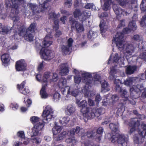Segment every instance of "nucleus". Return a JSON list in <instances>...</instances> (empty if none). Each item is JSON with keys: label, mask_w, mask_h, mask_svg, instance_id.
I'll list each match as a JSON object with an SVG mask.
<instances>
[{"label": "nucleus", "mask_w": 146, "mask_h": 146, "mask_svg": "<svg viewBox=\"0 0 146 146\" xmlns=\"http://www.w3.org/2000/svg\"><path fill=\"white\" fill-rule=\"evenodd\" d=\"M109 127L111 130L114 132H116L118 130V125L117 124L110 123Z\"/></svg>", "instance_id": "4c0bfd02"}, {"label": "nucleus", "mask_w": 146, "mask_h": 146, "mask_svg": "<svg viewBox=\"0 0 146 146\" xmlns=\"http://www.w3.org/2000/svg\"><path fill=\"white\" fill-rule=\"evenodd\" d=\"M70 120V119L68 117H64L62 118L59 121V122L60 123H62L63 125L67 123Z\"/></svg>", "instance_id": "37998d69"}, {"label": "nucleus", "mask_w": 146, "mask_h": 146, "mask_svg": "<svg viewBox=\"0 0 146 146\" xmlns=\"http://www.w3.org/2000/svg\"><path fill=\"white\" fill-rule=\"evenodd\" d=\"M11 29L8 27L2 26L0 23V33L2 35L7 34L10 33Z\"/></svg>", "instance_id": "412c9836"}, {"label": "nucleus", "mask_w": 146, "mask_h": 146, "mask_svg": "<svg viewBox=\"0 0 146 146\" xmlns=\"http://www.w3.org/2000/svg\"><path fill=\"white\" fill-rule=\"evenodd\" d=\"M36 29V24L33 23L30 25L27 29L23 28L20 30L19 35L20 36L23 37L27 40L32 41L33 39L35 31Z\"/></svg>", "instance_id": "f03ea898"}, {"label": "nucleus", "mask_w": 146, "mask_h": 146, "mask_svg": "<svg viewBox=\"0 0 146 146\" xmlns=\"http://www.w3.org/2000/svg\"><path fill=\"white\" fill-rule=\"evenodd\" d=\"M118 2L119 4L122 7H125L127 3V2L125 0H118Z\"/></svg>", "instance_id": "6e6d98bb"}, {"label": "nucleus", "mask_w": 146, "mask_h": 146, "mask_svg": "<svg viewBox=\"0 0 146 146\" xmlns=\"http://www.w3.org/2000/svg\"><path fill=\"white\" fill-rule=\"evenodd\" d=\"M103 131L104 129L102 127H99L97 130L96 139L97 141H99L101 140L102 134Z\"/></svg>", "instance_id": "c85d7f7f"}, {"label": "nucleus", "mask_w": 146, "mask_h": 146, "mask_svg": "<svg viewBox=\"0 0 146 146\" xmlns=\"http://www.w3.org/2000/svg\"><path fill=\"white\" fill-rule=\"evenodd\" d=\"M86 135L88 138L92 139L94 138L97 141L96 133L95 130L88 131Z\"/></svg>", "instance_id": "cd10ccee"}, {"label": "nucleus", "mask_w": 146, "mask_h": 146, "mask_svg": "<svg viewBox=\"0 0 146 146\" xmlns=\"http://www.w3.org/2000/svg\"><path fill=\"white\" fill-rule=\"evenodd\" d=\"M1 59L3 62L7 63L10 60L9 55L7 54H3L1 56Z\"/></svg>", "instance_id": "f704fd0d"}, {"label": "nucleus", "mask_w": 146, "mask_h": 146, "mask_svg": "<svg viewBox=\"0 0 146 146\" xmlns=\"http://www.w3.org/2000/svg\"><path fill=\"white\" fill-rule=\"evenodd\" d=\"M71 0H66L65 5L67 7H70L72 5Z\"/></svg>", "instance_id": "680f3d73"}, {"label": "nucleus", "mask_w": 146, "mask_h": 146, "mask_svg": "<svg viewBox=\"0 0 146 146\" xmlns=\"http://www.w3.org/2000/svg\"><path fill=\"white\" fill-rule=\"evenodd\" d=\"M139 58L146 61V52H144L139 56Z\"/></svg>", "instance_id": "0e129e2a"}, {"label": "nucleus", "mask_w": 146, "mask_h": 146, "mask_svg": "<svg viewBox=\"0 0 146 146\" xmlns=\"http://www.w3.org/2000/svg\"><path fill=\"white\" fill-rule=\"evenodd\" d=\"M62 129V127L60 126H56L52 129L53 133L54 135H56L58 133H60Z\"/></svg>", "instance_id": "a19ab883"}, {"label": "nucleus", "mask_w": 146, "mask_h": 146, "mask_svg": "<svg viewBox=\"0 0 146 146\" xmlns=\"http://www.w3.org/2000/svg\"><path fill=\"white\" fill-rule=\"evenodd\" d=\"M74 80L76 83L79 84L81 82V78L78 76H75L74 77Z\"/></svg>", "instance_id": "e2e57ef3"}, {"label": "nucleus", "mask_w": 146, "mask_h": 146, "mask_svg": "<svg viewBox=\"0 0 146 146\" xmlns=\"http://www.w3.org/2000/svg\"><path fill=\"white\" fill-rule=\"evenodd\" d=\"M66 80L64 78H61L59 80L58 85L60 88H62L66 86Z\"/></svg>", "instance_id": "72a5a7b5"}, {"label": "nucleus", "mask_w": 146, "mask_h": 146, "mask_svg": "<svg viewBox=\"0 0 146 146\" xmlns=\"http://www.w3.org/2000/svg\"><path fill=\"white\" fill-rule=\"evenodd\" d=\"M104 5L103 9L104 10L106 11L110 7V4L111 2V0H104Z\"/></svg>", "instance_id": "473e14b6"}, {"label": "nucleus", "mask_w": 146, "mask_h": 146, "mask_svg": "<svg viewBox=\"0 0 146 146\" xmlns=\"http://www.w3.org/2000/svg\"><path fill=\"white\" fill-rule=\"evenodd\" d=\"M52 75V74L49 72H46L43 79V82H44V84H47L46 82L48 80H51V78Z\"/></svg>", "instance_id": "bb28decb"}, {"label": "nucleus", "mask_w": 146, "mask_h": 146, "mask_svg": "<svg viewBox=\"0 0 146 146\" xmlns=\"http://www.w3.org/2000/svg\"><path fill=\"white\" fill-rule=\"evenodd\" d=\"M39 4L40 5L39 7L35 4L31 3H29L28 5L31 9L33 14H36L42 11V10L44 9L42 8V6H41V4Z\"/></svg>", "instance_id": "f8f14e48"}, {"label": "nucleus", "mask_w": 146, "mask_h": 146, "mask_svg": "<svg viewBox=\"0 0 146 146\" xmlns=\"http://www.w3.org/2000/svg\"><path fill=\"white\" fill-rule=\"evenodd\" d=\"M59 73L61 76L66 75L69 72L68 65L66 64H62L59 67Z\"/></svg>", "instance_id": "f3484780"}, {"label": "nucleus", "mask_w": 146, "mask_h": 146, "mask_svg": "<svg viewBox=\"0 0 146 146\" xmlns=\"http://www.w3.org/2000/svg\"><path fill=\"white\" fill-rule=\"evenodd\" d=\"M100 31L102 33H104L107 31L108 28L107 25L106 24L105 21L104 20H102L100 24Z\"/></svg>", "instance_id": "b1692460"}, {"label": "nucleus", "mask_w": 146, "mask_h": 146, "mask_svg": "<svg viewBox=\"0 0 146 146\" xmlns=\"http://www.w3.org/2000/svg\"><path fill=\"white\" fill-rule=\"evenodd\" d=\"M97 36V34L95 32L93 31L92 30H90L89 32L88 36V37L90 39L94 38Z\"/></svg>", "instance_id": "58836bf2"}, {"label": "nucleus", "mask_w": 146, "mask_h": 146, "mask_svg": "<svg viewBox=\"0 0 146 146\" xmlns=\"http://www.w3.org/2000/svg\"><path fill=\"white\" fill-rule=\"evenodd\" d=\"M117 141L118 144L122 146H125L127 145V143L128 139L127 136L124 135L119 134L117 135Z\"/></svg>", "instance_id": "4468645a"}, {"label": "nucleus", "mask_w": 146, "mask_h": 146, "mask_svg": "<svg viewBox=\"0 0 146 146\" xmlns=\"http://www.w3.org/2000/svg\"><path fill=\"white\" fill-rule=\"evenodd\" d=\"M118 100V97L116 95H113L111 99L112 103H114L117 102Z\"/></svg>", "instance_id": "4d7b16f0"}, {"label": "nucleus", "mask_w": 146, "mask_h": 146, "mask_svg": "<svg viewBox=\"0 0 146 146\" xmlns=\"http://www.w3.org/2000/svg\"><path fill=\"white\" fill-rule=\"evenodd\" d=\"M46 86L47 84H43L42 87L40 91V95L41 98H46L48 96V94L45 90V89Z\"/></svg>", "instance_id": "393cba45"}, {"label": "nucleus", "mask_w": 146, "mask_h": 146, "mask_svg": "<svg viewBox=\"0 0 146 146\" xmlns=\"http://www.w3.org/2000/svg\"><path fill=\"white\" fill-rule=\"evenodd\" d=\"M58 20H56L54 22V25L53 26V29L56 31L55 36L56 37H58L62 34V32L59 30H58L59 29Z\"/></svg>", "instance_id": "aec40b11"}, {"label": "nucleus", "mask_w": 146, "mask_h": 146, "mask_svg": "<svg viewBox=\"0 0 146 146\" xmlns=\"http://www.w3.org/2000/svg\"><path fill=\"white\" fill-rule=\"evenodd\" d=\"M82 129H81L79 127H77L75 129H71L70 131L68 132H69L70 135L72 136L74 135L75 133H78L80 132H82Z\"/></svg>", "instance_id": "a878e982"}, {"label": "nucleus", "mask_w": 146, "mask_h": 146, "mask_svg": "<svg viewBox=\"0 0 146 146\" xmlns=\"http://www.w3.org/2000/svg\"><path fill=\"white\" fill-rule=\"evenodd\" d=\"M113 8L114 12L117 15H121L122 10L120 8L118 7L115 4L113 5Z\"/></svg>", "instance_id": "2f4dec72"}, {"label": "nucleus", "mask_w": 146, "mask_h": 146, "mask_svg": "<svg viewBox=\"0 0 146 146\" xmlns=\"http://www.w3.org/2000/svg\"><path fill=\"white\" fill-rule=\"evenodd\" d=\"M141 127L143 129V131L140 133V135L143 136V134L144 136H146V124L142 123L141 125Z\"/></svg>", "instance_id": "49530a36"}, {"label": "nucleus", "mask_w": 146, "mask_h": 146, "mask_svg": "<svg viewBox=\"0 0 146 146\" xmlns=\"http://www.w3.org/2000/svg\"><path fill=\"white\" fill-rule=\"evenodd\" d=\"M17 136L20 137L22 138H23L25 137V135L24 132L23 131H19L17 133Z\"/></svg>", "instance_id": "69168bd1"}, {"label": "nucleus", "mask_w": 146, "mask_h": 146, "mask_svg": "<svg viewBox=\"0 0 146 146\" xmlns=\"http://www.w3.org/2000/svg\"><path fill=\"white\" fill-rule=\"evenodd\" d=\"M16 68L18 71H23L26 69V64L23 60H21L16 62Z\"/></svg>", "instance_id": "dca6fc26"}, {"label": "nucleus", "mask_w": 146, "mask_h": 146, "mask_svg": "<svg viewBox=\"0 0 146 146\" xmlns=\"http://www.w3.org/2000/svg\"><path fill=\"white\" fill-rule=\"evenodd\" d=\"M146 22V15H145L143 17L140 22V24L142 27H144L145 25V22Z\"/></svg>", "instance_id": "603ef678"}, {"label": "nucleus", "mask_w": 146, "mask_h": 146, "mask_svg": "<svg viewBox=\"0 0 146 146\" xmlns=\"http://www.w3.org/2000/svg\"><path fill=\"white\" fill-rule=\"evenodd\" d=\"M120 57H119L117 54L116 53L113 59V60L114 62H117L119 59Z\"/></svg>", "instance_id": "774afa93"}, {"label": "nucleus", "mask_w": 146, "mask_h": 146, "mask_svg": "<svg viewBox=\"0 0 146 146\" xmlns=\"http://www.w3.org/2000/svg\"><path fill=\"white\" fill-rule=\"evenodd\" d=\"M116 73V69L114 67H112L111 69L110 76L109 77V79L110 80H112L115 77L114 74Z\"/></svg>", "instance_id": "e433bc0d"}, {"label": "nucleus", "mask_w": 146, "mask_h": 146, "mask_svg": "<svg viewBox=\"0 0 146 146\" xmlns=\"http://www.w3.org/2000/svg\"><path fill=\"white\" fill-rule=\"evenodd\" d=\"M66 142L68 143H72V145H74L76 144L78 141L74 137H72L66 139Z\"/></svg>", "instance_id": "ea45409f"}, {"label": "nucleus", "mask_w": 146, "mask_h": 146, "mask_svg": "<svg viewBox=\"0 0 146 146\" xmlns=\"http://www.w3.org/2000/svg\"><path fill=\"white\" fill-rule=\"evenodd\" d=\"M133 39L135 40L139 41L141 40V38L139 35H135L133 36Z\"/></svg>", "instance_id": "338daca9"}, {"label": "nucleus", "mask_w": 146, "mask_h": 146, "mask_svg": "<svg viewBox=\"0 0 146 146\" xmlns=\"http://www.w3.org/2000/svg\"><path fill=\"white\" fill-rule=\"evenodd\" d=\"M75 111V108L72 105H69L67 108V114L68 115H70L72 113H73Z\"/></svg>", "instance_id": "c9c22d12"}, {"label": "nucleus", "mask_w": 146, "mask_h": 146, "mask_svg": "<svg viewBox=\"0 0 146 146\" xmlns=\"http://www.w3.org/2000/svg\"><path fill=\"white\" fill-rule=\"evenodd\" d=\"M41 57L46 60H49L54 56V52L47 49L42 48L40 52Z\"/></svg>", "instance_id": "9d476101"}, {"label": "nucleus", "mask_w": 146, "mask_h": 146, "mask_svg": "<svg viewBox=\"0 0 146 146\" xmlns=\"http://www.w3.org/2000/svg\"><path fill=\"white\" fill-rule=\"evenodd\" d=\"M51 0H46V1H44V3L42 4V0H39L38 2L39 4H41V6H42V8L43 9L46 8L48 6L47 2L51 1Z\"/></svg>", "instance_id": "de8ad7c7"}, {"label": "nucleus", "mask_w": 146, "mask_h": 146, "mask_svg": "<svg viewBox=\"0 0 146 146\" xmlns=\"http://www.w3.org/2000/svg\"><path fill=\"white\" fill-rule=\"evenodd\" d=\"M73 42V39L72 38H70L67 41V45L61 46V51L63 54L66 55L70 53Z\"/></svg>", "instance_id": "9b49d317"}, {"label": "nucleus", "mask_w": 146, "mask_h": 146, "mask_svg": "<svg viewBox=\"0 0 146 146\" xmlns=\"http://www.w3.org/2000/svg\"><path fill=\"white\" fill-rule=\"evenodd\" d=\"M82 80L83 82L86 84L85 88L87 89L91 87L90 85L93 82L92 77L94 80L99 81L100 79V76L95 73L90 74L89 73L84 72L82 74Z\"/></svg>", "instance_id": "7ed1b4c3"}, {"label": "nucleus", "mask_w": 146, "mask_h": 146, "mask_svg": "<svg viewBox=\"0 0 146 146\" xmlns=\"http://www.w3.org/2000/svg\"><path fill=\"white\" fill-rule=\"evenodd\" d=\"M53 113V111L51 107L49 106H47L45 110L43 112L42 116L44 118L43 120L50 121V119L54 117Z\"/></svg>", "instance_id": "1a4fd4ad"}, {"label": "nucleus", "mask_w": 146, "mask_h": 146, "mask_svg": "<svg viewBox=\"0 0 146 146\" xmlns=\"http://www.w3.org/2000/svg\"><path fill=\"white\" fill-rule=\"evenodd\" d=\"M123 36L122 33H117L114 39L116 46L119 50H123L124 54L129 56L131 55L135 52V47L132 44H126L124 40Z\"/></svg>", "instance_id": "f257e3e1"}, {"label": "nucleus", "mask_w": 146, "mask_h": 146, "mask_svg": "<svg viewBox=\"0 0 146 146\" xmlns=\"http://www.w3.org/2000/svg\"><path fill=\"white\" fill-rule=\"evenodd\" d=\"M137 66H129L126 69L127 74H133L137 71Z\"/></svg>", "instance_id": "4be33fe9"}, {"label": "nucleus", "mask_w": 146, "mask_h": 146, "mask_svg": "<svg viewBox=\"0 0 146 146\" xmlns=\"http://www.w3.org/2000/svg\"><path fill=\"white\" fill-rule=\"evenodd\" d=\"M71 92V95L74 97H76L79 94V90L78 89L74 88L72 86L70 87L68 89L67 91V94L66 96L68 97V96L69 94H70V92Z\"/></svg>", "instance_id": "6ab92c4d"}, {"label": "nucleus", "mask_w": 146, "mask_h": 146, "mask_svg": "<svg viewBox=\"0 0 146 146\" xmlns=\"http://www.w3.org/2000/svg\"><path fill=\"white\" fill-rule=\"evenodd\" d=\"M102 89L103 90L105 89L108 86V82L104 80L102 82H101Z\"/></svg>", "instance_id": "864d4df0"}, {"label": "nucleus", "mask_w": 146, "mask_h": 146, "mask_svg": "<svg viewBox=\"0 0 146 146\" xmlns=\"http://www.w3.org/2000/svg\"><path fill=\"white\" fill-rule=\"evenodd\" d=\"M120 92L121 93V94L122 97L125 99L124 100V101H127V100H128L127 92L125 90H122L121 92Z\"/></svg>", "instance_id": "8fccbe9b"}, {"label": "nucleus", "mask_w": 146, "mask_h": 146, "mask_svg": "<svg viewBox=\"0 0 146 146\" xmlns=\"http://www.w3.org/2000/svg\"><path fill=\"white\" fill-rule=\"evenodd\" d=\"M31 119L32 122L33 123H35L39 121V118L38 117L35 116L33 117Z\"/></svg>", "instance_id": "052dcab7"}, {"label": "nucleus", "mask_w": 146, "mask_h": 146, "mask_svg": "<svg viewBox=\"0 0 146 146\" xmlns=\"http://www.w3.org/2000/svg\"><path fill=\"white\" fill-rule=\"evenodd\" d=\"M60 16V14L59 13L56 14L55 12H52L50 13L49 14V18L50 19L54 20L55 21L56 20H58L57 19Z\"/></svg>", "instance_id": "c756f323"}, {"label": "nucleus", "mask_w": 146, "mask_h": 146, "mask_svg": "<svg viewBox=\"0 0 146 146\" xmlns=\"http://www.w3.org/2000/svg\"><path fill=\"white\" fill-rule=\"evenodd\" d=\"M132 85L133 86L134 84L140 82V79L139 78L136 77L132 78Z\"/></svg>", "instance_id": "5fc2aeb1"}, {"label": "nucleus", "mask_w": 146, "mask_h": 146, "mask_svg": "<svg viewBox=\"0 0 146 146\" xmlns=\"http://www.w3.org/2000/svg\"><path fill=\"white\" fill-rule=\"evenodd\" d=\"M132 78H129L126 80L124 82V84L127 86H130L132 85Z\"/></svg>", "instance_id": "09e8293b"}, {"label": "nucleus", "mask_w": 146, "mask_h": 146, "mask_svg": "<svg viewBox=\"0 0 146 146\" xmlns=\"http://www.w3.org/2000/svg\"><path fill=\"white\" fill-rule=\"evenodd\" d=\"M144 89L142 85H137L136 86L133 85L130 88V91L131 97L135 99L138 98L140 94V91H141Z\"/></svg>", "instance_id": "39448f33"}, {"label": "nucleus", "mask_w": 146, "mask_h": 146, "mask_svg": "<svg viewBox=\"0 0 146 146\" xmlns=\"http://www.w3.org/2000/svg\"><path fill=\"white\" fill-rule=\"evenodd\" d=\"M6 1V5L7 7H10L12 8L11 11L13 13L17 15L19 13L18 5L16 3L14 2L15 1H19L22 2L23 0H8Z\"/></svg>", "instance_id": "0eeeda50"}, {"label": "nucleus", "mask_w": 146, "mask_h": 146, "mask_svg": "<svg viewBox=\"0 0 146 146\" xmlns=\"http://www.w3.org/2000/svg\"><path fill=\"white\" fill-rule=\"evenodd\" d=\"M74 17L79 19L81 21H83L85 20L87 18H89L90 15L89 13L85 11L81 13L79 9H77L73 12Z\"/></svg>", "instance_id": "423d86ee"}, {"label": "nucleus", "mask_w": 146, "mask_h": 146, "mask_svg": "<svg viewBox=\"0 0 146 146\" xmlns=\"http://www.w3.org/2000/svg\"><path fill=\"white\" fill-rule=\"evenodd\" d=\"M115 84V89L116 92H120L122 90L121 87L119 85L120 84H121L119 80V79H115L114 82Z\"/></svg>", "instance_id": "5701e85b"}, {"label": "nucleus", "mask_w": 146, "mask_h": 146, "mask_svg": "<svg viewBox=\"0 0 146 146\" xmlns=\"http://www.w3.org/2000/svg\"><path fill=\"white\" fill-rule=\"evenodd\" d=\"M52 36L50 34L46 35L44 38V41L42 42V47H45L49 46L52 43Z\"/></svg>", "instance_id": "ddd939ff"}, {"label": "nucleus", "mask_w": 146, "mask_h": 146, "mask_svg": "<svg viewBox=\"0 0 146 146\" xmlns=\"http://www.w3.org/2000/svg\"><path fill=\"white\" fill-rule=\"evenodd\" d=\"M81 104L79 106L82 107L81 111L82 113L84 116L88 118H93L95 116L98 117V115L96 112L95 109H91L87 107V103L85 100H83L80 102Z\"/></svg>", "instance_id": "20e7f679"}, {"label": "nucleus", "mask_w": 146, "mask_h": 146, "mask_svg": "<svg viewBox=\"0 0 146 146\" xmlns=\"http://www.w3.org/2000/svg\"><path fill=\"white\" fill-rule=\"evenodd\" d=\"M129 27L133 30H135L136 29L137 26L135 21H133L129 22Z\"/></svg>", "instance_id": "79ce46f5"}, {"label": "nucleus", "mask_w": 146, "mask_h": 146, "mask_svg": "<svg viewBox=\"0 0 146 146\" xmlns=\"http://www.w3.org/2000/svg\"><path fill=\"white\" fill-rule=\"evenodd\" d=\"M133 138L134 142L136 143L139 144L143 142L144 141V137H142L141 138V141H139V139L140 138H139V137L136 135L134 136Z\"/></svg>", "instance_id": "c03bdc74"}, {"label": "nucleus", "mask_w": 146, "mask_h": 146, "mask_svg": "<svg viewBox=\"0 0 146 146\" xmlns=\"http://www.w3.org/2000/svg\"><path fill=\"white\" fill-rule=\"evenodd\" d=\"M43 127L42 123L39 122L35 125L34 127L33 128L32 132L34 136L38 135H40L39 132Z\"/></svg>", "instance_id": "2eb2a0df"}, {"label": "nucleus", "mask_w": 146, "mask_h": 146, "mask_svg": "<svg viewBox=\"0 0 146 146\" xmlns=\"http://www.w3.org/2000/svg\"><path fill=\"white\" fill-rule=\"evenodd\" d=\"M105 109L103 108H101L98 110L97 111L96 110V112L98 116L100 114H102L104 113L105 112Z\"/></svg>", "instance_id": "13d9d810"}, {"label": "nucleus", "mask_w": 146, "mask_h": 146, "mask_svg": "<svg viewBox=\"0 0 146 146\" xmlns=\"http://www.w3.org/2000/svg\"><path fill=\"white\" fill-rule=\"evenodd\" d=\"M140 99L142 102L146 103V89H145V91L142 93Z\"/></svg>", "instance_id": "a18cd8bd"}, {"label": "nucleus", "mask_w": 146, "mask_h": 146, "mask_svg": "<svg viewBox=\"0 0 146 146\" xmlns=\"http://www.w3.org/2000/svg\"><path fill=\"white\" fill-rule=\"evenodd\" d=\"M68 132V133H67L65 131H64L61 132L58 135V136L56 138V140L58 141L62 140L65 137L67 134L69 135L70 134L69 132Z\"/></svg>", "instance_id": "7c9ffc66"}, {"label": "nucleus", "mask_w": 146, "mask_h": 146, "mask_svg": "<svg viewBox=\"0 0 146 146\" xmlns=\"http://www.w3.org/2000/svg\"><path fill=\"white\" fill-rule=\"evenodd\" d=\"M118 134H115V135H112L110 140L112 142L114 143L117 141V136Z\"/></svg>", "instance_id": "bf43d9fd"}, {"label": "nucleus", "mask_w": 146, "mask_h": 146, "mask_svg": "<svg viewBox=\"0 0 146 146\" xmlns=\"http://www.w3.org/2000/svg\"><path fill=\"white\" fill-rule=\"evenodd\" d=\"M140 124V122L137 118H135L132 119L129 123V126L132 127L130 129V132L132 133L135 130V127L139 126Z\"/></svg>", "instance_id": "a211bd4d"}, {"label": "nucleus", "mask_w": 146, "mask_h": 146, "mask_svg": "<svg viewBox=\"0 0 146 146\" xmlns=\"http://www.w3.org/2000/svg\"><path fill=\"white\" fill-rule=\"evenodd\" d=\"M69 21L71 24V28L72 29H76L78 33H80L84 31V28L83 25L78 22L76 21L72 17L69 18Z\"/></svg>", "instance_id": "6e6552de"}, {"label": "nucleus", "mask_w": 146, "mask_h": 146, "mask_svg": "<svg viewBox=\"0 0 146 146\" xmlns=\"http://www.w3.org/2000/svg\"><path fill=\"white\" fill-rule=\"evenodd\" d=\"M58 74L56 73H54L53 74L52 76V75L50 81L53 82L56 81L58 79Z\"/></svg>", "instance_id": "3c124183"}]
</instances>
